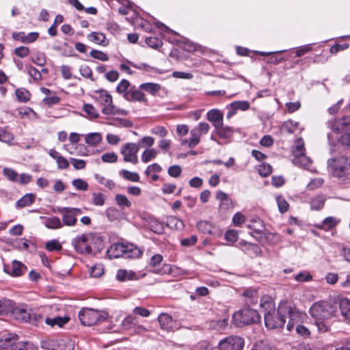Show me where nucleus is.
Instances as JSON below:
<instances>
[{"label": "nucleus", "instance_id": "nucleus-1", "mask_svg": "<svg viewBox=\"0 0 350 350\" xmlns=\"http://www.w3.org/2000/svg\"><path fill=\"white\" fill-rule=\"evenodd\" d=\"M301 314L292 304L284 302L279 305L277 310L265 313L264 320L268 329H278L283 327L288 317L287 329L291 331L301 319Z\"/></svg>", "mask_w": 350, "mask_h": 350}, {"label": "nucleus", "instance_id": "nucleus-2", "mask_svg": "<svg viewBox=\"0 0 350 350\" xmlns=\"http://www.w3.org/2000/svg\"><path fill=\"white\" fill-rule=\"evenodd\" d=\"M96 95L94 99L102 106L101 111L104 115L107 116H126L128 111L123 109L116 107L113 103L111 95L105 90H99L95 91Z\"/></svg>", "mask_w": 350, "mask_h": 350}, {"label": "nucleus", "instance_id": "nucleus-3", "mask_svg": "<svg viewBox=\"0 0 350 350\" xmlns=\"http://www.w3.org/2000/svg\"><path fill=\"white\" fill-rule=\"evenodd\" d=\"M141 254V250L134 245L123 243H115L107 251V255L111 259L120 257L135 258L139 257Z\"/></svg>", "mask_w": 350, "mask_h": 350}, {"label": "nucleus", "instance_id": "nucleus-4", "mask_svg": "<svg viewBox=\"0 0 350 350\" xmlns=\"http://www.w3.org/2000/svg\"><path fill=\"white\" fill-rule=\"evenodd\" d=\"M78 316L82 325L92 326L98 323L105 321L108 318L109 314L105 310L83 308L79 311Z\"/></svg>", "mask_w": 350, "mask_h": 350}, {"label": "nucleus", "instance_id": "nucleus-5", "mask_svg": "<svg viewBox=\"0 0 350 350\" xmlns=\"http://www.w3.org/2000/svg\"><path fill=\"white\" fill-rule=\"evenodd\" d=\"M260 317L256 309L246 307L235 312L232 317L234 324L237 327L256 323L260 321Z\"/></svg>", "mask_w": 350, "mask_h": 350}, {"label": "nucleus", "instance_id": "nucleus-6", "mask_svg": "<svg viewBox=\"0 0 350 350\" xmlns=\"http://www.w3.org/2000/svg\"><path fill=\"white\" fill-rule=\"evenodd\" d=\"M309 312L315 319L325 320L335 316L336 310L330 302L320 301L312 304Z\"/></svg>", "mask_w": 350, "mask_h": 350}, {"label": "nucleus", "instance_id": "nucleus-7", "mask_svg": "<svg viewBox=\"0 0 350 350\" xmlns=\"http://www.w3.org/2000/svg\"><path fill=\"white\" fill-rule=\"evenodd\" d=\"M327 165L333 176L340 178L346 171L350 170V158L340 156L330 159L327 161Z\"/></svg>", "mask_w": 350, "mask_h": 350}, {"label": "nucleus", "instance_id": "nucleus-8", "mask_svg": "<svg viewBox=\"0 0 350 350\" xmlns=\"http://www.w3.org/2000/svg\"><path fill=\"white\" fill-rule=\"evenodd\" d=\"M57 212L62 215V224L68 227H74L77 224V217L82 213L79 208L57 207Z\"/></svg>", "mask_w": 350, "mask_h": 350}, {"label": "nucleus", "instance_id": "nucleus-9", "mask_svg": "<svg viewBox=\"0 0 350 350\" xmlns=\"http://www.w3.org/2000/svg\"><path fill=\"white\" fill-rule=\"evenodd\" d=\"M292 151L294 156L293 163L295 165L301 167H308L310 165L311 160L305 154L304 142L301 137L295 141V145Z\"/></svg>", "mask_w": 350, "mask_h": 350}, {"label": "nucleus", "instance_id": "nucleus-10", "mask_svg": "<svg viewBox=\"0 0 350 350\" xmlns=\"http://www.w3.org/2000/svg\"><path fill=\"white\" fill-rule=\"evenodd\" d=\"M90 232L78 235L72 239L71 244L75 252L80 254L88 255L92 254L90 246Z\"/></svg>", "mask_w": 350, "mask_h": 350}, {"label": "nucleus", "instance_id": "nucleus-11", "mask_svg": "<svg viewBox=\"0 0 350 350\" xmlns=\"http://www.w3.org/2000/svg\"><path fill=\"white\" fill-rule=\"evenodd\" d=\"M244 340L239 336H230L221 340L218 345L219 350H242Z\"/></svg>", "mask_w": 350, "mask_h": 350}, {"label": "nucleus", "instance_id": "nucleus-12", "mask_svg": "<svg viewBox=\"0 0 350 350\" xmlns=\"http://www.w3.org/2000/svg\"><path fill=\"white\" fill-rule=\"evenodd\" d=\"M139 144L135 143H126L121 148L120 153L123 155V160L133 164L138 163L137 152Z\"/></svg>", "mask_w": 350, "mask_h": 350}, {"label": "nucleus", "instance_id": "nucleus-13", "mask_svg": "<svg viewBox=\"0 0 350 350\" xmlns=\"http://www.w3.org/2000/svg\"><path fill=\"white\" fill-rule=\"evenodd\" d=\"M327 126L332 133L339 134L345 126H350V117H345L342 119H332L327 122Z\"/></svg>", "mask_w": 350, "mask_h": 350}, {"label": "nucleus", "instance_id": "nucleus-14", "mask_svg": "<svg viewBox=\"0 0 350 350\" xmlns=\"http://www.w3.org/2000/svg\"><path fill=\"white\" fill-rule=\"evenodd\" d=\"M215 198L219 201V211L226 212L232 208V200L226 193L222 191H217L215 194Z\"/></svg>", "mask_w": 350, "mask_h": 350}, {"label": "nucleus", "instance_id": "nucleus-15", "mask_svg": "<svg viewBox=\"0 0 350 350\" xmlns=\"http://www.w3.org/2000/svg\"><path fill=\"white\" fill-rule=\"evenodd\" d=\"M26 270L27 267L23 263L17 260H13L12 265L4 266L5 272L14 277L22 275Z\"/></svg>", "mask_w": 350, "mask_h": 350}, {"label": "nucleus", "instance_id": "nucleus-16", "mask_svg": "<svg viewBox=\"0 0 350 350\" xmlns=\"http://www.w3.org/2000/svg\"><path fill=\"white\" fill-rule=\"evenodd\" d=\"M12 314L15 319L21 323H27L31 321V312L23 306H17L14 308Z\"/></svg>", "mask_w": 350, "mask_h": 350}, {"label": "nucleus", "instance_id": "nucleus-17", "mask_svg": "<svg viewBox=\"0 0 350 350\" xmlns=\"http://www.w3.org/2000/svg\"><path fill=\"white\" fill-rule=\"evenodd\" d=\"M327 140L331 146L336 145V140L334 139L332 133H328L327 135ZM337 142L347 148H350V133H345L342 134L338 139Z\"/></svg>", "mask_w": 350, "mask_h": 350}, {"label": "nucleus", "instance_id": "nucleus-18", "mask_svg": "<svg viewBox=\"0 0 350 350\" xmlns=\"http://www.w3.org/2000/svg\"><path fill=\"white\" fill-rule=\"evenodd\" d=\"M243 296L245 298V304L248 307L255 306L258 304L259 296L258 291L255 288H247L243 293Z\"/></svg>", "mask_w": 350, "mask_h": 350}, {"label": "nucleus", "instance_id": "nucleus-19", "mask_svg": "<svg viewBox=\"0 0 350 350\" xmlns=\"http://www.w3.org/2000/svg\"><path fill=\"white\" fill-rule=\"evenodd\" d=\"M90 246L92 250V254L100 252L104 248L103 238L96 234L90 232Z\"/></svg>", "mask_w": 350, "mask_h": 350}, {"label": "nucleus", "instance_id": "nucleus-20", "mask_svg": "<svg viewBox=\"0 0 350 350\" xmlns=\"http://www.w3.org/2000/svg\"><path fill=\"white\" fill-rule=\"evenodd\" d=\"M12 38L15 40H20L23 43H31L38 38V33L31 32L25 34L24 32H14Z\"/></svg>", "mask_w": 350, "mask_h": 350}, {"label": "nucleus", "instance_id": "nucleus-21", "mask_svg": "<svg viewBox=\"0 0 350 350\" xmlns=\"http://www.w3.org/2000/svg\"><path fill=\"white\" fill-rule=\"evenodd\" d=\"M124 98L128 101L147 103L148 100L140 90L131 89L129 94L124 95Z\"/></svg>", "mask_w": 350, "mask_h": 350}, {"label": "nucleus", "instance_id": "nucleus-22", "mask_svg": "<svg viewBox=\"0 0 350 350\" xmlns=\"http://www.w3.org/2000/svg\"><path fill=\"white\" fill-rule=\"evenodd\" d=\"M260 307L265 313L275 311V304L271 297L264 295L260 298Z\"/></svg>", "mask_w": 350, "mask_h": 350}, {"label": "nucleus", "instance_id": "nucleus-23", "mask_svg": "<svg viewBox=\"0 0 350 350\" xmlns=\"http://www.w3.org/2000/svg\"><path fill=\"white\" fill-rule=\"evenodd\" d=\"M18 336L16 334L8 333L0 337V349L12 347V342L18 340Z\"/></svg>", "mask_w": 350, "mask_h": 350}, {"label": "nucleus", "instance_id": "nucleus-24", "mask_svg": "<svg viewBox=\"0 0 350 350\" xmlns=\"http://www.w3.org/2000/svg\"><path fill=\"white\" fill-rule=\"evenodd\" d=\"M339 309L343 320L350 321V300L342 299L339 303Z\"/></svg>", "mask_w": 350, "mask_h": 350}, {"label": "nucleus", "instance_id": "nucleus-25", "mask_svg": "<svg viewBox=\"0 0 350 350\" xmlns=\"http://www.w3.org/2000/svg\"><path fill=\"white\" fill-rule=\"evenodd\" d=\"M207 119L212 122L214 127H218L223 122V114L217 109H213L207 113Z\"/></svg>", "mask_w": 350, "mask_h": 350}, {"label": "nucleus", "instance_id": "nucleus-26", "mask_svg": "<svg viewBox=\"0 0 350 350\" xmlns=\"http://www.w3.org/2000/svg\"><path fill=\"white\" fill-rule=\"evenodd\" d=\"M215 130L218 137L221 139L230 138L233 134V129L228 126H224L223 122L218 127H215Z\"/></svg>", "mask_w": 350, "mask_h": 350}, {"label": "nucleus", "instance_id": "nucleus-27", "mask_svg": "<svg viewBox=\"0 0 350 350\" xmlns=\"http://www.w3.org/2000/svg\"><path fill=\"white\" fill-rule=\"evenodd\" d=\"M88 38L90 41H92L95 44L105 46H107L109 43L106 40L105 35L100 32H92L88 35Z\"/></svg>", "mask_w": 350, "mask_h": 350}, {"label": "nucleus", "instance_id": "nucleus-28", "mask_svg": "<svg viewBox=\"0 0 350 350\" xmlns=\"http://www.w3.org/2000/svg\"><path fill=\"white\" fill-rule=\"evenodd\" d=\"M158 321L163 329L170 331L172 328V317L170 315L162 313L159 316Z\"/></svg>", "mask_w": 350, "mask_h": 350}, {"label": "nucleus", "instance_id": "nucleus-29", "mask_svg": "<svg viewBox=\"0 0 350 350\" xmlns=\"http://www.w3.org/2000/svg\"><path fill=\"white\" fill-rule=\"evenodd\" d=\"M36 199V196L33 193H27L21 198L16 204L18 208L29 206L32 204Z\"/></svg>", "mask_w": 350, "mask_h": 350}, {"label": "nucleus", "instance_id": "nucleus-30", "mask_svg": "<svg viewBox=\"0 0 350 350\" xmlns=\"http://www.w3.org/2000/svg\"><path fill=\"white\" fill-rule=\"evenodd\" d=\"M166 226L171 229L181 230L184 228V223L182 220L174 216H170L167 218Z\"/></svg>", "mask_w": 350, "mask_h": 350}, {"label": "nucleus", "instance_id": "nucleus-31", "mask_svg": "<svg viewBox=\"0 0 350 350\" xmlns=\"http://www.w3.org/2000/svg\"><path fill=\"white\" fill-rule=\"evenodd\" d=\"M83 111L86 113V118L92 120L99 118L100 113L95 107L90 103H85L83 106Z\"/></svg>", "mask_w": 350, "mask_h": 350}, {"label": "nucleus", "instance_id": "nucleus-32", "mask_svg": "<svg viewBox=\"0 0 350 350\" xmlns=\"http://www.w3.org/2000/svg\"><path fill=\"white\" fill-rule=\"evenodd\" d=\"M139 88L152 96H155L161 90V85L156 83H144L139 85Z\"/></svg>", "mask_w": 350, "mask_h": 350}, {"label": "nucleus", "instance_id": "nucleus-33", "mask_svg": "<svg viewBox=\"0 0 350 350\" xmlns=\"http://www.w3.org/2000/svg\"><path fill=\"white\" fill-rule=\"evenodd\" d=\"M44 224L49 229H60L63 228L61 219L55 216L45 218Z\"/></svg>", "mask_w": 350, "mask_h": 350}, {"label": "nucleus", "instance_id": "nucleus-34", "mask_svg": "<svg viewBox=\"0 0 350 350\" xmlns=\"http://www.w3.org/2000/svg\"><path fill=\"white\" fill-rule=\"evenodd\" d=\"M208 328L217 331H221L228 326V320L226 319L213 320L208 322Z\"/></svg>", "mask_w": 350, "mask_h": 350}, {"label": "nucleus", "instance_id": "nucleus-35", "mask_svg": "<svg viewBox=\"0 0 350 350\" xmlns=\"http://www.w3.org/2000/svg\"><path fill=\"white\" fill-rule=\"evenodd\" d=\"M325 198L323 195H318L310 200V208L312 210H320L325 204Z\"/></svg>", "mask_w": 350, "mask_h": 350}, {"label": "nucleus", "instance_id": "nucleus-36", "mask_svg": "<svg viewBox=\"0 0 350 350\" xmlns=\"http://www.w3.org/2000/svg\"><path fill=\"white\" fill-rule=\"evenodd\" d=\"M68 317H56L54 318L47 317L45 319V322L47 325H51V327H54L55 325H57L59 327H62L64 324L67 323L69 321Z\"/></svg>", "mask_w": 350, "mask_h": 350}, {"label": "nucleus", "instance_id": "nucleus-37", "mask_svg": "<svg viewBox=\"0 0 350 350\" xmlns=\"http://www.w3.org/2000/svg\"><path fill=\"white\" fill-rule=\"evenodd\" d=\"M247 228L253 230L258 234L262 233L265 230L263 222L259 218L251 220V224L247 225Z\"/></svg>", "mask_w": 350, "mask_h": 350}, {"label": "nucleus", "instance_id": "nucleus-38", "mask_svg": "<svg viewBox=\"0 0 350 350\" xmlns=\"http://www.w3.org/2000/svg\"><path fill=\"white\" fill-rule=\"evenodd\" d=\"M196 227L204 234H212L213 230V224L207 221H200L197 223Z\"/></svg>", "mask_w": 350, "mask_h": 350}, {"label": "nucleus", "instance_id": "nucleus-39", "mask_svg": "<svg viewBox=\"0 0 350 350\" xmlns=\"http://www.w3.org/2000/svg\"><path fill=\"white\" fill-rule=\"evenodd\" d=\"M16 98L19 102L27 103L30 100L31 94L25 88H18L15 92Z\"/></svg>", "mask_w": 350, "mask_h": 350}, {"label": "nucleus", "instance_id": "nucleus-40", "mask_svg": "<svg viewBox=\"0 0 350 350\" xmlns=\"http://www.w3.org/2000/svg\"><path fill=\"white\" fill-rule=\"evenodd\" d=\"M101 140L102 136L99 133H91L88 134L85 137V142L93 146L98 144Z\"/></svg>", "mask_w": 350, "mask_h": 350}, {"label": "nucleus", "instance_id": "nucleus-41", "mask_svg": "<svg viewBox=\"0 0 350 350\" xmlns=\"http://www.w3.org/2000/svg\"><path fill=\"white\" fill-rule=\"evenodd\" d=\"M135 277V273L132 271H126L125 269H120L116 274V278L119 281H125L127 280H133Z\"/></svg>", "mask_w": 350, "mask_h": 350}, {"label": "nucleus", "instance_id": "nucleus-42", "mask_svg": "<svg viewBox=\"0 0 350 350\" xmlns=\"http://www.w3.org/2000/svg\"><path fill=\"white\" fill-rule=\"evenodd\" d=\"M191 137L188 144L189 148H193L196 146L200 142L201 135L199 133L198 130L192 129L190 132Z\"/></svg>", "mask_w": 350, "mask_h": 350}, {"label": "nucleus", "instance_id": "nucleus-43", "mask_svg": "<svg viewBox=\"0 0 350 350\" xmlns=\"http://www.w3.org/2000/svg\"><path fill=\"white\" fill-rule=\"evenodd\" d=\"M298 124L299 123L297 122H294L291 120H289L283 123L282 129L288 133H293L297 130Z\"/></svg>", "mask_w": 350, "mask_h": 350}, {"label": "nucleus", "instance_id": "nucleus-44", "mask_svg": "<svg viewBox=\"0 0 350 350\" xmlns=\"http://www.w3.org/2000/svg\"><path fill=\"white\" fill-rule=\"evenodd\" d=\"M230 106L231 109H235L236 111L239 109L245 111L250 108V104L247 100H238L231 103Z\"/></svg>", "mask_w": 350, "mask_h": 350}, {"label": "nucleus", "instance_id": "nucleus-45", "mask_svg": "<svg viewBox=\"0 0 350 350\" xmlns=\"http://www.w3.org/2000/svg\"><path fill=\"white\" fill-rule=\"evenodd\" d=\"M92 202L95 206H103L105 203L106 197L102 193H93L92 195Z\"/></svg>", "mask_w": 350, "mask_h": 350}, {"label": "nucleus", "instance_id": "nucleus-46", "mask_svg": "<svg viewBox=\"0 0 350 350\" xmlns=\"http://www.w3.org/2000/svg\"><path fill=\"white\" fill-rule=\"evenodd\" d=\"M120 173L123 176V178L126 180L132 182L139 181V175L137 172H131L126 170H122Z\"/></svg>", "mask_w": 350, "mask_h": 350}, {"label": "nucleus", "instance_id": "nucleus-47", "mask_svg": "<svg viewBox=\"0 0 350 350\" xmlns=\"http://www.w3.org/2000/svg\"><path fill=\"white\" fill-rule=\"evenodd\" d=\"M130 86V82L126 79H122L117 85L116 91L119 94H123L124 95L129 94L130 91L128 89Z\"/></svg>", "mask_w": 350, "mask_h": 350}, {"label": "nucleus", "instance_id": "nucleus-48", "mask_svg": "<svg viewBox=\"0 0 350 350\" xmlns=\"http://www.w3.org/2000/svg\"><path fill=\"white\" fill-rule=\"evenodd\" d=\"M94 177H95L96 180L98 181V183H99L101 185H105L106 187L109 188V189H113L116 186V184L113 180L107 179L104 176H100L98 174H96L94 175Z\"/></svg>", "mask_w": 350, "mask_h": 350}, {"label": "nucleus", "instance_id": "nucleus-49", "mask_svg": "<svg viewBox=\"0 0 350 350\" xmlns=\"http://www.w3.org/2000/svg\"><path fill=\"white\" fill-rule=\"evenodd\" d=\"M157 154V151L153 148L146 149L142 155V161L144 163H148L154 159Z\"/></svg>", "mask_w": 350, "mask_h": 350}, {"label": "nucleus", "instance_id": "nucleus-50", "mask_svg": "<svg viewBox=\"0 0 350 350\" xmlns=\"http://www.w3.org/2000/svg\"><path fill=\"white\" fill-rule=\"evenodd\" d=\"M136 321L137 319L135 317L129 315L124 319L122 322V326L124 329L130 330L135 325Z\"/></svg>", "mask_w": 350, "mask_h": 350}, {"label": "nucleus", "instance_id": "nucleus-51", "mask_svg": "<svg viewBox=\"0 0 350 350\" xmlns=\"http://www.w3.org/2000/svg\"><path fill=\"white\" fill-rule=\"evenodd\" d=\"M45 248L49 252L60 251L62 246L58 240L53 239L46 243Z\"/></svg>", "mask_w": 350, "mask_h": 350}, {"label": "nucleus", "instance_id": "nucleus-52", "mask_svg": "<svg viewBox=\"0 0 350 350\" xmlns=\"http://www.w3.org/2000/svg\"><path fill=\"white\" fill-rule=\"evenodd\" d=\"M276 202L278 206L279 211L281 213H284L288 210L289 204L287 201L281 196L276 197Z\"/></svg>", "mask_w": 350, "mask_h": 350}, {"label": "nucleus", "instance_id": "nucleus-53", "mask_svg": "<svg viewBox=\"0 0 350 350\" xmlns=\"http://www.w3.org/2000/svg\"><path fill=\"white\" fill-rule=\"evenodd\" d=\"M106 215L111 221L117 220L120 218V213L115 207H109L106 210Z\"/></svg>", "mask_w": 350, "mask_h": 350}, {"label": "nucleus", "instance_id": "nucleus-54", "mask_svg": "<svg viewBox=\"0 0 350 350\" xmlns=\"http://www.w3.org/2000/svg\"><path fill=\"white\" fill-rule=\"evenodd\" d=\"M115 200L116 204L121 207L126 206L130 207L131 206V202L127 198V197L123 194H117L115 196Z\"/></svg>", "mask_w": 350, "mask_h": 350}, {"label": "nucleus", "instance_id": "nucleus-55", "mask_svg": "<svg viewBox=\"0 0 350 350\" xmlns=\"http://www.w3.org/2000/svg\"><path fill=\"white\" fill-rule=\"evenodd\" d=\"M259 174L262 177L268 176L272 172V167L268 163H262L258 166Z\"/></svg>", "mask_w": 350, "mask_h": 350}, {"label": "nucleus", "instance_id": "nucleus-56", "mask_svg": "<svg viewBox=\"0 0 350 350\" xmlns=\"http://www.w3.org/2000/svg\"><path fill=\"white\" fill-rule=\"evenodd\" d=\"M251 350H276V349L268 343L260 341L255 343Z\"/></svg>", "mask_w": 350, "mask_h": 350}, {"label": "nucleus", "instance_id": "nucleus-57", "mask_svg": "<svg viewBox=\"0 0 350 350\" xmlns=\"http://www.w3.org/2000/svg\"><path fill=\"white\" fill-rule=\"evenodd\" d=\"M146 43L153 49H157L162 45L161 40L156 37L146 38Z\"/></svg>", "mask_w": 350, "mask_h": 350}, {"label": "nucleus", "instance_id": "nucleus-58", "mask_svg": "<svg viewBox=\"0 0 350 350\" xmlns=\"http://www.w3.org/2000/svg\"><path fill=\"white\" fill-rule=\"evenodd\" d=\"M72 184L78 190L86 191L88 188V183L81 178L73 180Z\"/></svg>", "mask_w": 350, "mask_h": 350}, {"label": "nucleus", "instance_id": "nucleus-59", "mask_svg": "<svg viewBox=\"0 0 350 350\" xmlns=\"http://www.w3.org/2000/svg\"><path fill=\"white\" fill-rule=\"evenodd\" d=\"M90 55L91 57L101 61H107L109 59V57L106 53L96 49L92 50Z\"/></svg>", "mask_w": 350, "mask_h": 350}, {"label": "nucleus", "instance_id": "nucleus-60", "mask_svg": "<svg viewBox=\"0 0 350 350\" xmlns=\"http://www.w3.org/2000/svg\"><path fill=\"white\" fill-rule=\"evenodd\" d=\"M154 143V139L153 137L147 136L144 137L142 138L139 142L137 143V144H139V148L140 147H150L152 146Z\"/></svg>", "mask_w": 350, "mask_h": 350}, {"label": "nucleus", "instance_id": "nucleus-61", "mask_svg": "<svg viewBox=\"0 0 350 350\" xmlns=\"http://www.w3.org/2000/svg\"><path fill=\"white\" fill-rule=\"evenodd\" d=\"M59 350H74V343L70 340H62L58 343Z\"/></svg>", "mask_w": 350, "mask_h": 350}, {"label": "nucleus", "instance_id": "nucleus-62", "mask_svg": "<svg viewBox=\"0 0 350 350\" xmlns=\"http://www.w3.org/2000/svg\"><path fill=\"white\" fill-rule=\"evenodd\" d=\"M101 159L105 163H116L118 161V155L113 152H107L101 156Z\"/></svg>", "mask_w": 350, "mask_h": 350}, {"label": "nucleus", "instance_id": "nucleus-63", "mask_svg": "<svg viewBox=\"0 0 350 350\" xmlns=\"http://www.w3.org/2000/svg\"><path fill=\"white\" fill-rule=\"evenodd\" d=\"M3 175L5 176L8 179L12 181L18 180V174L17 172L10 168H5L3 170Z\"/></svg>", "mask_w": 350, "mask_h": 350}, {"label": "nucleus", "instance_id": "nucleus-64", "mask_svg": "<svg viewBox=\"0 0 350 350\" xmlns=\"http://www.w3.org/2000/svg\"><path fill=\"white\" fill-rule=\"evenodd\" d=\"M182 172V169L180 165H172L168 168V174L174 178L178 177Z\"/></svg>", "mask_w": 350, "mask_h": 350}]
</instances>
